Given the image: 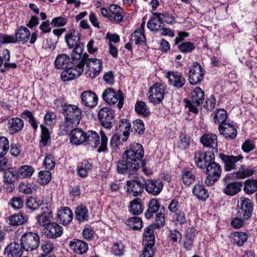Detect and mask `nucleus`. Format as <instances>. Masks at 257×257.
<instances>
[{"label": "nucleus", "mask_w": 257, "mask_h": 257, "mask_svg": "<svg viewBox=\"0 0 257 257\" xmlns=\"http://www.w3.org/2000/svg\"><path fill=\"white\" fill-rule=\"evenodd\" d=\"M144 155V149L140 144H131L129 149L125 151L122 157L117 161V172L120 174H127L128 178H132L139 168V161L142 159Z\"/></svg>", "instance_id": "1"}, {"label": "nucleus", "mask_w": 257, "mask_h": 257, "mask_svg": "<svg viewBox=\"0 0 257 257\" xmlns=\"http://www.w3.org/2000/svg\"><path fill=\"white\" fill-rule=\"evenodd\" d=\"M160 16V14L155 13L153 14V16L148 22L147 27L151 31H157L161 28L162 20Z\"/></svg>", "instance_id": "33"}, {"label": "nucleus", "mask_w": 257, "mask_h": 257, "mask_svg": "<svg viewBox=\"0 0 257 257\" xmlns=\"http://www.w3.org/2000/svg\"><path fill=\"white\" fill-rule=\"evenodd\" d=\"M145 188L147 192L154 196L160 194L163 188V183L160 180H148L145 181Z\"/></svg>", "instance_id": "20"}, {"label": "nucleus", "mask_w": 257, "mask_h": 257, "mask_svg": "<svg viewBox=\"0 0 257 257\" xmlns=\"http://www.w3.org/2000/svg\"><path fill=\"white\" fill-rule=\"evenodd\" d=\"M167 77L170 85L178 88L182 87L186 83L184 76L179 72H168Z\"/></svg>", "instance_id": "21"}, {"label": "nucleus", "mask_w": 257, "mask_h": 257, "mask_svg": "<svg viewBox=\"0 0 257 257\" xmlns=\"http://www.w3.org/2000/svg\"><path fill=\"white\" fill-rule=\"evenodd\" d=\"M41 204V200H37L36 198L33 197H30L27 201V206L29 208L33 210L38 209Z\"/></svg>", "instance_id": "57"}, {"label": "nucleus", "mask_w": 257, "mask_h": 257, "mask_svg": "<svg viewBox=\"0 0 257 257\" xmlns=\"http://www.w3.org/2000/svg\"><path fill=\"white\" fill-rule=\"evenodd\" d=\"M144 235L146 238V240L144 241L147 243H150V245H154L155 243V236L154 234L153 226L150 225L145 230Z\"/></svg>", "instance_id": "50"}, {"label": "nucleus", "mask_w": 257, "mask_h": 257, "mask_svg": "<svg viewBox=\"0 0 257 257\" xmlns=\"http://www.w3.org/2000/svg\"><path fill=\"white\" fill-rule=\"evenodd\" d=\"M84 45L79 43L74 47V49L72 54V62L73 64L83 66V61L88 57V55L86 53L83 54Z\"/></svg>", "instance_id": "18"}, {"label": "nucleus", "mask_w": 257, "mask_h": 257, "mask_svg": "<svg viewBox=\"0 0 257 257\" xmlns=\"http://www.w3.org/2000/svg\"><path fill=\"white\" fill-rule=\"evenodd\" d=\"M76 218L80 222L88 220V211L87 208L83 205H79L75 210Z\"/></svg>", "instance_id": "40"}, {"label": "nucleus", "mask_w": 257, "mask_h": 257, "mask_svg": "<svg viewBox=\"0 0 257 257\" xmlns=\"http://www.w3.org/2000/svg\"><path fill=\"white\" fill-rule=\"evenodd\" d=\"M40 244L39 235L33 232H28L23 235L21 238V245L23 250L27 251L37 249Z\"/></svg>", "instance_id": "5"}, {"label": "nucleus", "mask_w": 257, "mask_h": 257, "mask_svg": "<svg viewBox=\"0 0 257 257\" xmlns=\"http://www.w3.org/2000/svg\"><path fill=\"white\" fill-rule=\"evenodd\" d=\"M173 219L177 222L176 223L179 224L180 225L183 224L186 222L185 213L181 210L177 211L175 213V215L173 216Z\"/></svg>", "instance_id": "64"}, {"label": "nucleus", "mask_w": 257, "mask_h": 257, "mask_svg": "<svg viewBox=\"0 0 257 257\" xmlns=\"http://www.w3.org/2000/svg\"><path fill=\"white\" fill-rule=\"evenodd\" d=\"M244 191L247 194H252L257 191V180L248 179L244 182Z\"/></svg>", "instance_id": "44"}, {"label": "nucleus", "mask_w": 257, "mask_h": 257, "mask_svg": "<svg viewBox=\"0 0 257 257\" xmlns=\"http://www.w3.org/2000/svg\"><path fill=\"white\" fill-rule=\"evenodd\" d=\"M205 169L207 176L205 183L207 186H211L220 178L221 173V166L215 162L214 157L213 161H210Z\"/></svg>", "instance_id": "4"}, {"label": "nucleus", "mask_w": 257, "mask_h": 257, "mask_svg": "<svg viewBox=\"0 0 257 257\" xmlns=\"http://www.w3.org/2000/svg\"><path fill=\"white\" fill-rule=\"evenodd\" d=\"M190 137L184 134H181L179 136V141L178 146L181 149H185L190 145Z\"/></svg>", "instance_id": "60"}, {"label": "nucleus", "mask_w": 257, "mask_h": 257, "mask_svg": "<svg viewBox=\"0 0 257 257\" xmlns=\"http://www.w3.org/2000/svg\"><path fill=\"white\" fill-rule=\"evenodd\" d=\"M133 129L134 132L139 135L143 134L145 131V126L141 119H136L133 122Z\"/></svg>", "instance_id": "62"}, {"label": "nucleus", "mask_w": 257, "mask_h": 257, "mask_svg": "<svg viewBox=\"0 0 257 257\" xmlns=\"http://www.w3.org/2000/svg\"><path fill=\"white\" fill-rule=\"evenodd\" d=\"M63 113L65 117L63 130L66 133L79 124L83 115L82 110L74 104H68V106H66Z\"/></svg>", "instance_id": "2"}, {"label": "nucleus", "mask_w": 257, "mask_h": 257, "mask_svg": "<svg viewBox=\"0 0 257 257\" xmlns=\"http://www.w3.org/2000/svg\"><path fill=\"white\" fill-rule=\"evenodd\" d=\"M135 110L138 113L145 116L149 115L150 113L146 103L142 101H139L136 102L135 104Z\"/></svg>", "instance_id": "46"}, {"label": "nucleus", "mask_w": 257, "mask_h": 257, "mask_svg": "<svg viewBox=\"0 0 257 257\" xmlns=\"http://www.w3.org/2000/svg\"><path fill=\"white\" fill-rule=\"evenodd\" d=\"M31 36L30 31L24 26H21L15 31V36L8 35L9 43L25 44L29 39Z\"/></svg>", "instance_id": "13"}, {"label": "nucleus", "mask_w": 257, "mask_h": 257, "mask_svg": "<svg viewBox=\"0 0 257 257\" xmlns=\"http://www.w3.org/2000/svg\"><path fill=\"white\" fill-rule=\"evenodd\" d=\"M227 115L226 111L224 109H218L213 114V121L219 123V125H223L225 123Z\"/></svg>", "instance_id": "43"}, {"label": "nucleus", "mask_w": 257, "mask_h": 257, "mask_svg": "<svg viewBox=\"0 0 257 257\" xmlns=\"http://www.w3.org/2000/svg\"><path fill=\"white\" fill-rule=\"evenodd\" d=\"M131 179L127 181L126 185L127 187L126 193L137 197L142 194L145 188V181L144 179H141L135 175L132 176Z\"/></svg>", "instance_id": "7"}, {"label": "nucleus", "mask_w": 257, "mask_h": 257, "mask_svg": "<svg viewBox=\"0 0 257 257\" xmlns=\"http://www.w3.org/2000/svg\"><path fill=\"white\" fill-rule=\"evenodd\" d=\"M204 77L203 68L197 62H194L189 70V80L191 84L196 85Z\"/></svg>", "instance_id": "15"}, {"label": "nucleus", "mask_w": 257, "mask_h": 257, "mask_svg": "<svg viewBox=\"0 0 257 257\" xmlns=\"http://www.w3.org/2000/svg\"><path fill=\"white\" fill-rule=\"evenodd\" d=\"M10 148L8 139L5 137H0V156H4Z\"/></svg>", "instance_id": "52"}, {"label": "nucleus", "mask_w": 257, "mask_h": 257, "mask_svg": "<svg viewBox=\"0 0 257 257\" xmlns=\"http://www.w3.org/2000/svg\"><path fill=\"white\" fill-rule=\"evenodd\" d=\"M98 119L100 124L105 128L110 129L115 122L114 111L108 107L101 108L98 113Z\"/></svg>", "instance_id": "8"}, {"label": "nucleus", "mask_w": 257, "mask_h": 257, "mask_svg": "<svg viewBox=\"0 0 257 257\" xmlns=\"http://www.w3.org/2000/svg\"><path fill=\"white\" fill-rule=\"evenodd\" d=\"M233 234V243L238 246H242L247 241L248 236L244 232H235Z\"/></svg>", "instance_id": "45"}, {"label": "nucleus", "mask_w": 257, "mask_h": 257, "mask_svg": "<svg viewBox=\"0 0 257 257\" xmlns=\"http://www.w3.org/2000/svg\"><path fill=\"white\" fill-rule=\"evenodd\" d=\"M193 193L199 199L205 200L208 197V194L204 186L196 184L193 189Z\"/></svg>", "instance_id": "41"}, {"label": "nucleus", "mask_w": 257, "mask_h": 257, "mask_svg": "<svg viewBox=\"0 0 257 257\" xmlns=\"http://www.w3.org/2000/svg\"><path fill=\"white\" fill-rule=\"evenodd\" d=\"M242 182L235 181L228 183L223 189V192L229 196H233L241 190Z\"/></svg>", "instance_id": "34"}, {"label": "nucleus", "mask_w": 257, "mask_h": 257, "mask_svg": "<svg viewBox=\"0 0 257 257\" xmlns=\"http://www.w3.org/2000/svg\"><path fill=\"white\" fill-rule=\"evenodd\" d=\"M165 89L161 83H156L149 89L148 95L150 102L154 104H159L164 97Z\"/></svg>", "instance_id": "12"}, {"label": "nucleus", "mask_w": 257, "mask_h": 257, "mask_svg": "<svg viewBox=\"0 0 257 257\" xmlns=\"http://www.w3.org/2000/svg\"><path fill=\"white\" fill-rule=\"evenodd\" d=\"M145 40L144 33L140 30H136L132 35L131 41L135 42L136 44L144 43Z\"/></svg>", "instance_id": "54"}, {"label": "nucleus", "mask_w": 257, "mask_h": 257, "mask_svg": "<svg viewBox=\"0 0 257 257\" xmlns=\"http://www.w3.org/2000/svg\"><path fill=\"white\" fill-rule=\"evenodd\" d=\"M83 68L85 64L86 65L88 69L86 71L87 77L93 78L96 77L102 69V61L97 58L89 59L87 57L83 61Z\"/></svg>", "instance_id": "9"}, {"label": "nucleus", "mask_w": 257, "mask_h": 257, "mask_svg": "<svg viewBox=\"0 0 257 257\" xmlns=\"http://www.w3.org/2000/svg\"><path fill=\"white\" fill-rule=\"evenodd\" d=\"M237 211V216L243 219H248L251 215L252 205L251 201L247 198L241 197Z\"/></svg>", "instance_id": "16"}, {"label": "nucleus", "mask_w": 257, "mask_h": 257, "mask_svg": "<svg viewBox=\"0 0 257 257\" xmlns=\"http://www.w3.org/2000/svg\"><path fill=\"white\" fill-rule=\"evenodd\" d=\"M148 209L145 213V217L148 219L152 218L157 213L161 207L160 201L157 199H151L148 203Z\"/></svg>", "instance_id": "31"}, {"label": "nucleus", "mask_w": 257, "mask_h": 257, "mask_svg": "<svg viewBox=\"0 0 257 257\" xmlns=\"http://www.w3.org/2000/svg\"><path fill=\"white\" fill-rule=\"evenodd\" d=\"M65 68L61 74V78L63 81L75 79L79 77L84 72V70L82 65H74L72 61L70 62L69 66Z\"/></svg>", "instance_id": "10"}, {"label": "nucleus", "mask_w": 257, "mask_h": 257, "mask_svg": "<svg viewBox=\"0 0 257 257\" xmlns=\"http://www.w3.org/2000/svg\"><path fill=\"white\" fill-rule=\"evenodd\" d=\"M24 123L20 118L14 117L10 119L8 122V128L11 134H15L21 131Z\"/></svg>", "instance_id": "32"}, {"label": "nucleus", "mask_w": 257, "mask_h": 257, "mask_svg": "<svg viewBox=\"0 0 257 257\" xmlns=\"http://www.w3.org/2000/svg\"><path fill=\"white\" fill-rule=\"evenodd\" d=\"M81 103L87 107H94L98 103L97 95L91 90L85 91L80 95Z\"/></svg>", "instance_id": "19"}, {"label": "nucleus", "mask_w": 257, "mask_h": 257, "mask_svg": "<svg viewBox=\"0 0 257 257\" xmlns=\"http://www.w3.org/2000/svg\"><path fill=\"white\" fill-rule=\"evenodd\" d=\"M131 127L130 123L126 119H123L120 121L118 128H117V131L122 132L123 135L126 137L125 140L128 137Z\"/></svg>", "instance_id": "49"}, {"label": "nucleus", "mask_w": 257, "mask_h": 257, "mask_svg": "<svg viewBox=\"0 0 257 257\" xmlns=\"http://www.w3.org/2000/svg\"><path fill=\"white\" fill-rule=\"evenodd\" d=\"M69 245L70 249L74 252L80 254L86 253L88 248L87 243L79 239H74L71 241Z\"/></svg>", "instance_id": "30"}, {"label": "nucleus", "mask_w": 257, "mask_h": 257, "mask_svg": "<svg viewBox=\"0 0 257 257\" xmlns=\"http://www.w3.org/2000/svg\"><path fill=\"white\" fill-rule=\"evenodd\" d=\"M101 140L99 135L97 133L93 131H89L85 134V145H88L92 148H98L97 151L99 153L105 152L107 150L108 139L103 131L100 132Z\"/></svg>", "instance_id": "3"}, {"label": "nucleus", "mask_w": 257, "mask_h": 257, "mask_svg": "<svg viewBox=\"0 0 257 257\" xmlns=\"http://www.w3.org/2000/svg\"><path fill=\"white\" fill-rule=\"evenodd\" d=\"M22 117L24 118H29V122L34 130H37L38 124L36 119L34 118L32 113L29 110H25L22 113Z\"/></svg>", "instance_id": "55"}, {"label": "nucleus", "mask_w": 257, "mask_h": 257, "mask_svg": "<svg viewBox=\"0 0 257 257\" xmlns=\"http://www.w3.org/2000/svg\"><path fill=\"white\" fill-rule=\"evenodd\" d=\"M123 245L121 243L114 242L111 248V251L115 255L120 256L123 253Z\"/></svg>", "instance_id": "63"}, {"label": "nucleus", "mask_w": 257, "mask_h": 257, "mask_svg": "<svg viewBox=\"0 0 257 257\" xmlns=\"http://www.w3.org/2000/svg\"><path fill=\"white\" fill-rule=\"evenodd\" d=\"M126 222L134 230L140 229L143 226L142 219L141 218L137 216L127 219Z\"/></svg>", "instance_id": "47"}, {"label": "nucleus", "mask_w": 257, "mask_h": 257, "mask_svg": "<svg viewBox=\"0 0 257 257\" xmlns=\"http://www.w3.org/2000/svg\"><path fill=\"white\" fill-rule=\"evenodd\" d=\"M103 99L109 104H115L117 102V106L120 109L123 105L124 97L122 91L119 90L117 92L113 88H107L102 93Z\"/></svg>", "instance_id": "6"}, {"label": "nucleus", "mask_w": 257, "mask_h": 257, "mask_svg": "<svg viewBox=\"0 0 257 257\" xmlns=\"http://www.w3.org/2000/svg\"><path fill=\"white\" fill-rule=\"evenodd\" d=\"M21 244L14 242L7 246L5 253L8 257H20L23 254Z\"/></svg>", "instance_id": "27"}, {"label": "nucleus", "mask_w": 257, "mask_h": 257, "mask_svg": "<svg viewBox=\"0 0 257 257\" xmlns=\"http://www.w3.org/2000/svg\"><path fill=\"white\" fill-rule=\"evenodd\" d=\"M57 217L60 223L67 225L72 221L73 213L69 208L64 207L58 211Z\"/></svg>", "instance_id": "29"}, {"label": "nucleus", "mask_w": 257, "mask_h": 257, "mask_svg": "<svg viewBox=\"0 0 257 257\" xmlns=\"http://www.w3.org/2000/svg\"><path fill=\"white\" fill-rule=\"evenodd\" d=\"M253 173V169L246 167L244 165H240V167L234 174L236 179H242L250 176Z\"/></svg>", "instance_id": "37"}, {"label": "nucleus", "mask_w": 257, "mask_h": 257, "mask_svg": "<svg viewBox=\"0 0 257 257\" xmlns=\"http://www.w3.org/2000/svg\"><path fill=\"white\" fill-rule=\"evenodd\" d=\"M195 48L194 44L190 42L183 43L178 46L180 51L183 53L191 52Z\"/></svg>", "instance_id": "58"}, {"label": "nucleus", "mask_w": 257, "mask_h": 257, "mask_svg": "<svg viewBox=\"0 0 257 257\" xmlns=\"http://www.w3.org/2000/svg\"><path fill=\"white\" fill-rule=\"evenodd\" d=\"M218 130L226 139H233L237 135V131L234 126L229 123L219 125Z\"/></svg>", "instance_id": "26"}, {"label": "nucleus", "mask_w": 257, "mask_h": 257, "mask_svg": "<svg viewBox=\"0 0 257 257\" xmlns=\"http://www.w3.org/2000/svg\"><path fill=\"white\" fill-rule=\"evenodd\" d=\"M162 210H160V212L159 213H157L155 214V225L157 226V227L159 228L161 226H163L165 223V213H164V207L163 206L162 207Z\"/></svg>", "instance_id": "51"}, {"label": "nucleus", "mask_w": 257, "mask_h": 257, "mask_svg": "<svg viewBox=\"0 0 257 257\" xmlns=\"http://www.w3.org/2000/svg\"><path fill=\"white\" fill-rule=\"evenodd\" d=\"M65 39L68 47L73 48L80 43V34L77 31L72 29L65 35Z\"/></svg>", "instance_id": "28"}, {"label": "nucleus", "mask_w": 257, "mask_h": 257, "mask_svg": "<svg viewBox=\"0 0 257 257\" xmlns=\"http://www.w3.org/2000/svg\"><path fill=\"white\" fill-rule=\"evenodd\" d=\"M34 169L30 166H22L18 171V174H20L23 177L28 178L32 176L34 173Z\"/></svg>", "instance_id": "56"}, {"label": "nucleus", "mask_w": 257, "mask_h": 257, "mask_svg": "<svg viewBox=\"0 0 257 257\" xmlns=\"http://www.w3.org/2000/svg\"><path fill=\"white\" fill-rule=\"evenodd\" d=\"M51 179V173L48 171H40L39 173L38 181L41 184H47Z\"/></svg>", "instance_id": "53"}, {"label": "nucleus", "mask_w": 257, "mask_h": 257, "mask_svg": "<svg viewBox=\"0 0 257 257\" xmlns=\"http://www.w3.org/2000/svg\"><path fill=\"white\" fill-rule=\"evenodd\" d=\"M70 57L65 54L58 55L55 60V66L58 69H63L69 66Z\"/></svg>", "instance_id": "35"}, {"label": "nucleus", "mask_w": 257, "mask_h": 257, "mask_svg": "<svg viewBox=\"0 0 257 257\" xmlns=\"http://www.w3.org/2000/svg\"><path fill=\"white\" fill-rule=\"evenodd\" d=\"M192 101L196 106L202 104L204 100V91L199 87H197L191 92Z\"/></svg>", "instance_id": "36"}, {"label": "nucleus", "mask_w": 257, "mask_h": 257, "mask_svg": "<svg viewBox=\"0 0 257 257\" xmlns=\"http://www.w3.org/2000/svg\"><path fill=\"white\" fill-rule=\"evenodd\" d=\"M18 171L13 168H10L4 172V180L7 185L5 186L8 192H12L15 188L13 182L18 177Z\"/></svg>", "instance_id": "23"}, {"label": "nucleus", "mask_w": 257, "mask_h": 257, "mask_svg": "<svg viewBox=\"0 0 257 257\" xmlns=\"http://www.w3.org/2000/svg\"><path fill=\"white\" fill-rule=\"evenodd\" d=\"M46 229V234L48 238H56L61 236L63 233L62 226L55 222L49 223Z\"/></svg>", "instance_id": "25"}, {"label": "nucleus", "mask_w": 257, "mask_h": 257, "mask_svg": "<svg viewBox=\"0 0 257 257\" xmlns=\"http://www.w3.org/2000/svg\"><path fill=\"white\" fill-rule=\"evenodd\" d=\"M200 141L204 146L212 149L210 152H212L213 154L217 153L218 146L216 135L213 134H205L201 138Z\"/></svg>", "instance_id": "22"}, {"label": "nucleus", "mask_w": 257, "mask_h": 257, "mask_svg": "<svg viewBox=\"0 0 257 257\" xmlns=\"http://www.w3.org/2000/svg\"><path fill=\"white\" fill-rule=\"evenodd\" d=\"M27 218L25 214L23 213L15 214L10 217V224L12 225H19L26 222Z\"/></svg>", "instance_id": "42"}, {"label": "nucleus", "mask_w": 257, "mask_h": 257, "mask_svg": "<svg viewBox=\"0 0 257 257\" xmlns=\"http://www.w3.org/2000/svg\"><path fill=\"white\" fill-rule=\"evenodd\" d=\"M70 131V141L72 144L79 145L85 143L86 133L83 131L79 128H75L71 129Z\"/></svg>", "instance_id": "24"}, {"label": "nucleus", "mask_w": 257, "mask_h": 257, "mask_svg": "<svg viewBox=\"0 0 257 257\" xmlns=\"http://www.w3.org/2000/svg\"><path fill=\"white\" fill-rule=\"evenodd\" d=\"M37 223L42 226L45 227L49 223H51L52 218V210L47 204L43 205L41 208V211L39 212L36 217Z\"/></svg>", "instance_id": "17"}, {"label": "nucleus", "mask_w": 257, "mask_h": 257, "mask_svg": "<svg viewBox=\"0 0 257 257\" xmlns=\"http://www.w3.org/2000/svg\"><path fill=\"white\" fill-rule=\"evenodd\" d=\"M41 143L43 146H47L48 141L50 140L49 132L47 127L43 125H41Z\"/></svg>", "instance_id": "61"}, {"label": "nucleus", "mask_w": 257, "mask_h": 257, "mask_svg": "<svg viewBox=\"0 0 257 257\" xmlns=\"http://www.w3.org/2000/svg\"><path fill=\"white\" fill-rule=\"evenodd\" d=\"M169 236L170 240L172 241V243L174 244H176L177 242H180L182 238L181 234L176 229L170 230Z\"/></svg>", "instance_id": "59"}, {"label": "nucleus", "mask_w": 257, "mask_h": 257, "mask_svg": "<svg viewBox=\"0 0 257 257\" xmlns=\"http://www.w3.org/2000/svg\"><path fill=\"white\" fill-rule=\"evenodd\" d=\"M182 180L183 183L187 186L192 184L195 180V175L190 170L185 169L181 172Z\"/></svg>", "instance_id": "39"}, {"label": "nucleus", "mask_w": 257, "mask_h": 257, "mask_svg": "<svg viewBox=\"0 0 257 257\" xmlns=\"http://www.w3.org/2000/svg\"><path fill=\"white\" fill-rule=\"evenodd\" d=\"M19 190L20 192L30 194L36 190V186L31 183H21L19 186Z\"/></svg>", "instance_id": "48"}, {"label": "nucleus", "mask_w": 257, "mask_h": 257, "mask_svg": "<svg viewBox=\"0 0 257 257\" xmlns=\"http://www.w3.org/2000/svg\"><path fill=\"white\" fill-rule=\"evenodd\" d=\"M214 156V154L210 151L204 153L201 150H198L194 155L195 165L199 169H205L210 161H213Z\"/></svg>", "instance_id": "11"}, {"label": "nucleus", "mask_w": 257, "mask_h": 257, "mask_svg": "<svg viewBox=\"0 0 257 257\" xmlns=\"http://www.w3.org/2000/svg\"><path fill=\"white\" fill-rule=\"evenodd\" d=\"M219 156L224 163V169L225 171L236 170L238 162L243 159V157L241 155L234 156L220 153Z\"/></svg>", "instance_id": "14"}, {"label": "nucleus", "mask_w": 257, "mask_h": 257, "mask_svg": "<svg viewBox=\"0 0 257 257\" xmlns=\"http://www.w3.org/2000/svg\"><path fill=\"white\" fill-rule=\"evenodd\" d=\"M144 205L139 198L134 199L130 203V211L134 215H139L143 212Z\"/></svg>", "instance_id": "38"}]
</instances>
